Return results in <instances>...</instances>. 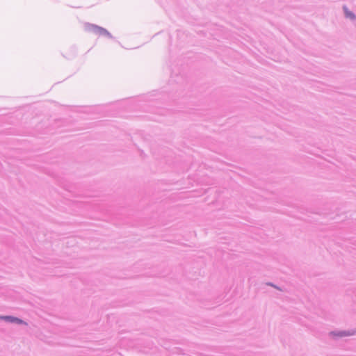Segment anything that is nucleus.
<instances>
[{
  "mask_svg": "<svg viewBox=\"0 0 356 356\" xmlns=\"http://www.w3.org/2000/svg\"><path fill=\"white\" fill-rule=\"evenodd\" d=\"M100 33H108V32L102 28L95 27Z\"/></svg>",
  "mask_w": 356,
  "mask_h": 356,
  "instance_id": "2",
  "label": "nucleus"
},
{
  "mask_svg": "<svg viewBox=\"0 0 356 356\" xmlns=\"http://www.w3.org/2000/svg\"><path fill=\"white\" fill-rule=\"evenodd\" d=\"M5 319L8 320L10 322L17 323H19V324H22V323L26 324L22 320L19 319L17 318H14V317H11V316H6Z\"/></svg>",
  "mask_w": 356,
  "mask_h": 356,
  "instance_id": "1",
  "label": "nucleus"
},
{
  "mask_svg": "<svg viewBox=\"0 0 356 356\" xmlns=\"http://www.w3.org/2000/svg\"><path fill=\"white\" fill-rule=\"evenodd\" d=\"M346 15L348 17H350V18H354L355 17L353 13H350V12L346 11Z\"/></svg>",
  "mask_w": 356,
  "mask_h": 356,
  "instance_id": "3",
  "label": "nucleus"
},
{
  "mask_svg": "<svg viewBox=\"0 0 356 356\" xmlns=\"http://www.w3.org/2000/svg\"><path fill=\"white\" fill-rule=\"evenodd\" d=\"M348 333L341 332V333L339 334L338 336L343 337V336H346V335H348Z\"/></svg>",
  "mask_w": 356,
  "mask_h": 356,
  "instance_id": "4",
  "label": "nucleus"
}]
</instances>
